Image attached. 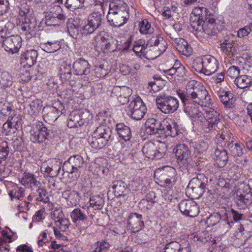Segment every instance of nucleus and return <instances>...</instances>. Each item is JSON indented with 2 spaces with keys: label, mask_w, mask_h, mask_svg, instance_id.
<instances>
[{
  "label": "nucleus",
  "mask_w": 252,
  "mask_h": 252,
  "mask_svg": "<svg viewBox=\"0 0 252 252\" xmlns=\"http://www.w3.org/2000/svg\"><path fill=\"white\" fill-rule=\"evenodd\" d=\"M109 6L107 19L110 25L120 27L126 24L129 18L126 4L122 0H113Z\"/></svg>",
  "instance_id": "1"
},
{
  "label": "nucleus",
  "mask_w": 252,
  "mask_h": 252,
  "mask_svg": "<svg viewBox=\"0 0 252 252\" xmlns=\"http://www.w3.org/2000/svg\"><path fill=\"white\" fill-rule=\"evenodd\" d=\"M208 183L207 177L204 175H198L189 181L186 189V194L192 199H199L207 189Z\"/></svg>",
  "instance_id": "2"
},
{
  "label": "nucleus",
  "mask_w": 252,
  "mask_h": 252,
  "mask_svg": "<svg viewBox=\"0 0 252 252\" xmlns=\"http://www.w3.org/2000/svg\"><path fill=\"white\" fill-rule=\"evenodd\" d=\"M157 108L162 113L170 114L176 111L179 106L178 99L173 96L162 93L156 97Z\"/></svg>",
  "instance_id": "3"
},
{
  "label": "nucleus",
  "mask_w": 252,
  "mask_h": 252,
  "mask_svg": "<svg viewBox=\"0 0 252 252\" xmlns=\"http://www.w3.org/2000/svg\"><path fill=\"white\" fill-rule=\"evenodd\" d=\"M178 94L179 96H183V97L200 105L203 104L204 100L207 101L211 99L205 87L201 85L193 86L191 89L187 91L186 94L183 93H178Z\"/></svg>",
  "instance_id": "4"
},
{
  "label": "nucleus",
  "mask_w": 252,
  "mask_h": 252,
  "mask_svg": "<svg viewBox=\"0 0 252 252\" xmlns=\"http://www.w3.org/2000/svg\"><path fill=\"white\" fill-rule=\"evenodd\" d=\"M45 13V23L47 26H56L64 23L66 17L60 6L50 5Z\"/></svg>",
  "instance_id": "5"
},
{
  "label": "nucleus",
  "mask_w": 252,
  "mask_h": 252,
  "mask_svg": "<svg viewBox=\"0 0 252 252\" xmlns=\"http://www.w3.org/2000/svg\"><path fill=\"white\" fill-rule=\"evenodd\" d=\"M235 202L241 209H246L252 204V187L243 184L236 192Z\"/></svg>",
  "instance_id": "6"
},
{
  "label": "nucleus",
  "mask_w": 252,
  "mask_h": 252,
  "mask_svg": "<svg viewBox=\"0 0 252 252\" xmlns=\"http://www.w3.org/2000/svg\"><path fill=\"white\" fill-rule=\"evenodd\" d=\"M184 103V111L191 119L193 122H196L199 125L203 124L205 121V117L200 110L199 107L193 101L179 96Z\"/></svg>",
  "instance_id": "7"
},
{
  "label": "nucleus",
  "mask_w": 252,
  "mask_h": 252,
  "mask_svg": "<svg viewBox=\"0 0 252 252\" xmlns=\"http://www.w3.org/2000/svg\"><path fill=\"white\" fill-rule=\"evenodd\" d=\"M49 129L40 122H38L33 125L30 130L31 140L34 143H41L48 139Z\"/></svg>",
  "instance_id": "8"
},
{
  "label": "nucleus",
  "mask_w": 252,
  "mask_h": 252,
  "mask_svg": "<svg viewBox=\"0 0 252 252\" xmlns=\"http://www.w3.org/2000/svg\"><path fill=\"white\" fill-rule=\"evenodd\" d=\"M208 9L203 7H197L193 9L190 21V26L194 31L198 32L203 31V27L200 24L203 22V19L208 16Z\"/></svg>",
  "instance_id": "9"
},
{
  "label": "nucleus",
  "mask_w": 252,
  "mask_h": 252,
  "mask_svg": "<svg viewBox=\"0 0 252 252\" xmlns=\"http://www.w3.org/2000/svg\"><path fill=\"white\" fill-rule=\"evenodd\" d=\"M165 122L154 118H149L145 123L146 132L151 135L163 137Z\"/></svg>",
  "instance_id": "10"
},
{
  "label": "nucleus",
  "mask_w": 252,
  "mask_h": 252,
  "mask_svg": "<svg viewBox=\"0 0 252 252\" xmlns=\"http://www.w3.org/2000/svg\"><path fill=\"white\" fill-rule=\"evenodd\" d=\"M163 71L167 78L171 82L180 80L187 73L185 66L181 64L178 61H176L172 67Z\"/></svg>",
  "instance_id": "11"
},
{
  "label": "nucleus",
  "mask_w": 252,
  "mask_h": 252,
  "mask_svg": "<svg viewBox=\"0 0 252 252\" xmlns=\"http://www.w3.org/2000/svg\"><path fill=\"white\" fill-rule=\"evenodd\" d=\"M173 151L178 163L183 167H188L190 160V152L188 147L184 144H178Z\"/></svg>",
  "instance_id": "12"
},
{
  "label": "nucleus",
  "mask_w": 252,
  "mask_h": 252,
  "mask_svg": "<svg viewBox=\"0 0 252 252\" xmlns=\"http://www.w3.org/2000/svg\"><path fill=\"white\" fill-rule=\"evenodd\" d=\"M128 111L132 119L140 120L145 115L147 108L141 100L133 99L129 104Z\"/></svg>",
  "instance_id": "13"
},
{
  "label": "nucleus",
  "mask_w": 252,
  "mask_h": 252,
  "mask_svg": "<svg viewBox=\"0 0 252 252\" xmlns=\"http://www.w3.org/2000/svg\"><path fill=\"white\" fill-rule=\"evenodd\" d=\"M178 206L183 214L190 218L196 217L199 213L197 204L192 200H182Z\"/></svg>",
  "instance_id": "14"
},
{
  "label": "nucleus",
  "mask_w": 252,
  "mask_h": 252,
  "mask_svg": "<svg viewBox=\"0 0 252 252\" xmlns=\"http://www.w3.org/2000/svg\"><path fill=\"white\" fill-rule=\"evenodd\" d=\"M176 171L175 168L170 166L163 167L162 173L159 177L160 186L170 188L176 182Z\"/></svg>",
  "instance_id": "15"
},
{
  "label": "nucleus",
  "mask_w": 252,
  "mask_h": 252,
  "mask_svg": "<svg viewBox=\"0 0 252 252\" xmlns=\"http://www.w3.org/2000/svg\"><path fill=\"white\" fill-rule=\"evenodd\" d=\"M62 162L56 159H51L48 163H44L40 170L44 177L54 178L57 177L61 168Z\"/></svg>",
  "instance_id": "16"
},
{
  "label": "nucleus",
  "mask_w": 252,
  "mask_h": 252,
  "mask_svg": "<svg viewBox=\"0 0 252 252\" xmlns=\"http://www.w3.org/2000/svg\"><path fill=\"white\" fill-rule=\"evenodd\" d=\"M21 38L18 35H12L2 40V47L5 51L13 54L17 53L21 46Z\"/></svg>",
  "instance_id": "17"
},
{
  "label": "nucleus",
  "mask_w": 252,
  "mask_h": 252,
  "mask_svg": "<svg viewBox=\"0 0 252 252\" xmlns=\"http://www.w3.org/2000/svg\"><path fill=\"white\" fill-rule=\"evenodd\" d=\"M98 126L96 127L93 133L94 135L100 136L110 140L111 138L112 131L111 128L107 126V119L103 116H97L96 119Z\"/></svg>",
  "instance_id": "18"
},
{
  "label": "nucleus",
  "mask_w": 252,
  "mask_h": 252,
  "mask_svg": "<svg viewBox=\"0 0 252 252\" xmlns=\"http://www.w3.org/2000/svg\"><path fill=\"white\" fill-rule=\"evenodd\" d=\"M128 227L133 233H136L141 230L144 227L142 215L136 213L129 214L127 222Z\"/></svg>",
  "instance_id": "19"
},
{
  "label": "nucleus",
  "mask_w": 252,
  "mask_h": 252,
  "mask_svg": "<svg viewBox=\"0 0 252 252\" xmlns=\"http://www.w3.org/2000/svg\"><path fill=\"white\" fill-rule=\"evenodd\" d=\"M205 121L200 125L209 130L214 128L220 121V114L213 109L206 111Z\"/></svg>",
  "instance_id": "20"
},
{
  "label": "nucleus",
  "mask_w": 252,
  "mask_h": 252,
  "mask_svg": "<svg viewBox=\"0 0 252 252\" xmlns=\"http://www.w3.org/2000/svg\"><path fill=\"white\" fill-rule=\"evenodd\" d=\"M142 152L146 157L152 159H160L164 154V151H160V148H158V146L152 142L146 143L142 149Z\"/></svg>",
  "instance_id": "21"
},
{
  "label": "nucleus",
  "mask_w": 252,
  "mask_h": 252,
  "mask_svg": "<svg viewBox=\"0 0 252 252\" xmlns=\"http://www.w3.org/2000/svg\"><path fill=\"white\" fill-rule=\"evenodd\" d=\"M202 62L204 74L206 75H210L214 73L218 69V60L211 55H207L203 57Z\"/></svg>",
  "instance_id": "22"
},
{
  "label": "nucleus",
  "mask_w": 252,
  "mask_h": 252,
  "mask_svg": "<svg viewBox=\"0 0 252 252\" xmlns=\"http://www.w3.org/2000/svg\"><path fill=\"white\" fill-rule=\"evenodd\" d=\"M91 117L90 112L87 109L80 110V130L82 134L80 138H84L87 134L90 128V121Z\"/></svg>",
  "instance_id": "23"
},
{
  "label": "nucleus",
  "mask_w": 252,
  "mask_h": 252,
  "mask_svg": "<svg viewBox=\"0 0 252 252\" xmlns=\"http://www.w3.org/2000/svg\"><path fill=\"white\" fill-rule=\"evenodd\" d=\"M224 221L230 226L231 227L234 224V222H240L242 220H245V216L243 214L239 211L235 210L233 209H230L224 210Z\"/></svg>",
  "instance_id": "24"
},
{
  "label": "nucleus",
  "mask_w": 252,
  "mask_h": 252,
  "mask_svg": "<svg viewBox=\"0 0 252 252\" xmlns=\"http://www.w3.org/2000/svg\"><path fill=\"white\" fill-rule=\"evenodd\" d=\"M219 99L225 109H232L236 106V97L230 92L223 91L218 94Z\"/></svg>",
  "instance_id": "25"
},
{
  "label": "nucleus",
  "mask_w": 252,
  "mask_h": 252,
  "mask_svg": "<svg viewBox=\"0 0 252 252\" xmlns=\"http://www.w3.org/2000/svg\"><path fill=\"white\" fill-rule=\"evenodd\" d=\"M37 56V51L33 49L27 50L21 55V63L24 67H31L36 63Z\"/></svg>",
  "instance_id": "26"
},
{
  "label": "nucleus",
  "mask_w": 252,
  "mask_h": 252,
  "mask_svg": "<svg viewBox=\"0 0 252 252\" xmlns=\"http://www.w3.org/2000/svg\"><path fill=\"white\" fill-rule=\"evenodd\" d=\"M133 51L137 56L140 57H144L148 59L153 58L151 55L152 49L148 50L145 45V41L140 39L135 41L133 44Z\"/></svg>",
  "instance_id": "27"
},
{
  "label": "nucleus",
  "mask_w": 252,
  "mask_h": 252,
  "mask_svg": "<svg viewBox=\"0 0 252 252\" xmlns=\"http://www.w3.org/2000/svg\"><path fill=\"white\" fill-rule=\"evenodd\" d=\"M174 45L180 53L186 56H189L192 52L191 46L185 39L182 38H175Z\"/></svg>",
  "instance_id": "28"
},
{
  "label": "nucleus",
  "mask_w": 252,
  "mask_h": 252,
  "mask_svg": "<svg viewBox=\"0 0 252 252\" xmlns=\"http://www.w3.org/2000/svg\"><path fill=\"white\" fill-rule=\"evenodd\" d=\"M111 187L115 196L117 198L125 196L128 191L127 184L122 180L114 181Z\"/></svg>",
  "instance_id": "29"
},
{
  "label": "nucleus",
  "mask_w": 252,
  "mask_h": 252,
  "mask_svg": "<svg viewBox=\"0 0 252 252\" xmlns=\"http://www.w3.org/2000/svg\"><path fill=\"white\" fill-rule=\"evenodd\" d=\"M215 164L219 168L223 167L228 159L226 151L223 149H217L215 152Z\"/></svg>",
  "instance_id": "30"
},
{
  "label": "nucleus",
  "mask_w": 252,
  "mask_h": 252,
  "mask_svg": "<svg viewBox=\"0 0 252 252\" xmlns=\"http://www.w3.org/2000/svg\"><path fill=\"white\" fill-rule=\"evenodd\" d=\"M116 130L120 138L126 142L130 140L132 137L131 131L129 126L123 123L116 125Z\"/></svg>",
  "instance_id": "31"
},
{
  "label": "nucleus",
  "mask_w": 252,
  "mask_h": 252,
  "mask_svg": "<svg viewBox=\"0 0 252 252\" xmlns=\"http://www.w3.org/2000/svg\"><path fill=\"white\" fill-rule=\"evenodd\" d=\"M23 23L21 25V29L23 31H26L32 35L36 28V20L35 17L30 16L28 18L23 19Z\"/></svg>",
  "instance_id": "32"
},
{
  "label": "nucleus",
  "mask_w": 252,
  "mask_h": 252,
  "mask_svg": "<svg viewBox=\"0 0 252 252\" xmlns=\"http://www.w3.org/2000/svg\"><path fill=\"white\" fill-rule=\"evenodd\" d=\"M109 140L100 136L94 135L93 133L92 137L88 138V142L92 148L100 149L104 148L108 143Z\"/></svg>",
  "instance_id": "33"
},
{
  "label": "nucleus",
  "mask_w": 252,
  "mask_h": 252,
  "mask_svg": "<svg viewBox=\"0 0 252 252\" xmlns=\"http://www.w3.org/2000/svg\"><path fill=\"white\" fill-rule=\"evenodd\" d=\"M43 113L44 120L49 124H51L56 121L59 116L56 110L51 106L44 107L43 109Z\"/></svg>",
  "instance_id": "34"
},
{
  "label": "nucleus",
  "mask_w": 252,
  "mask_h": 252,
  "mask_svg": "<svg viewBox=\"0 0 252 252\" xmlns=\"http://www.w3.org/2000/svg\"><path fill=\"white\" fill-rule=\"evenodd\" d=\"M59 74L63 83L69 80L71 76L70 64L63 62L60 64Z\"/></svg>",
  "instance_id": "35"
},
{
  "label": "nucleus",
  "mask_w": 252,
  "mask_h": 252,
  "mask_svg": "<svg viewBox=\"0 0 252 252\" xmlns=\"http://www.w3.org/2000/svg\"><path fill=\"white\" fill-rule=\"evenodd\" d=\"M58 212V211H55L53 214V216L55 219V223L57 227H59L61 230L64 231L69 226V220L63 218V215L62 211L58 212Z\"/></svg>",
  "instance_id": "36"
},
{
  "label": "nucleus",
  "mask_w": 252,
  "mask_h": 252,
  "mask_svg": "<svg viewBox=\"0 0 252 252\" xmlns=\"http://www.w3.org/2000/svg\"><path fill=\"white\" fill-rule=\"evenodd\" d=\"M234 82L237 87L240 89H245L252 85V77L246 75L237 77Z\"/></svg>",
  "instance_id": "37"
},
{
  "label": "nucleus",
  "mask_w": 252,
  "mask_h": 252,
  "mask_svg": "<svg viewBox=\"0 0 252 252\" xmlns=\"http://www.w3.org/2000/svg\"><path fill=\"white\" fill-rule=\"evenodd\" d=\"M89 0H80V18L83 19L86 17V19L91 12V4L89 3Z\"/></svg>",
  "instance_id": "38"
},
{
  "label": "nucleus",
  "mask_w": 252,
  "mask_h": 252,
  "mask_svg": "<svg viewBox=\"0 0 252 252\" xmlns=\"http://www.w3.org/2000/svg\"><path fill=\"white\" fill-rule=\"evenodd\" d=\"M12 83L11 75L7 71L0 70V88L9 87Z\"/></svg>",
  "instance_id": "39"
},
{
  "label": "nucleus",
  "mask_w": 252,
  "mask_h": 252,
  "mask_svg": "<svg viewBox=\"0 0 252 252\" xmlns=\"http://www.w3.org/2000/svg\"><path fill=\"white\" fill-rule=\"evenodd\" d=\"M243 145L234 141L228 142L227 147L231 154L234 157H240L243 155Z\"/></svg>",
  "instance_id": "40"
},
{
  "label": "nucleus",
  "mask_w": 252,
  "mask_h": 252,
  "mask_svg": "<svg viewBox=\"0 0 252 252\" xmlns=\"http://www.w3.org/2000/svg\"><path fill=\"white\" fill-rule=\"evenodd\" d=\"M215 20L212 18H208L206 17L205 19H203V22L200 24L201 26L203 27V31L201 32H205L209 35H213L215 34V32L213 31L212 29L214 28V23Z\"/></svg>",
  "instance_id": "41"
},
{
  "label": "nucleus",
  "mask_w": 252,
  "mask_h": 252,
  "mask_svg": "<svg viewBox=\"0 0 252 252\" xmlns=\"http://www.w3.org/2000/svg\"><path fill=\"white\" fill-rule=\"evenodd\" d=\"M67 27L69 34L75 39L78 38L79 35V24L77 20L71 19L67 24Z\"/></svg>",
  "instance_id": "42"
},
{
  "label": "nucleus",
  "mask_w": 252,
  "mask_h": 252,
  "mask_svg": "<svg viewBox=\"0 0 252 252\" xmlns=\"http://www.w3.org/2000/svg\"><path fill=\"white\" fill-rule=\"evenodd\" d=\"M80 33L82 36H86L92 33L95 30L92 26L88 24L86 21V17L84 19L80 18Z\"/></svg>",
  "instance_id": "43"
},
{
  "label": "nucleus",
  "mask_w": 252,
  "mask_h": 252,
  "mask_svg": "<svg viewBox=\"0 0 252 252\" xmlns=\"http://www.w3.org/2000/svg\"><path fill=\"white\" fill-rule=\"evenodd\" d=\"M101 13L95 12L92 13L86 19L88 24H90L95 30H96L99 27L101 23Z\"/></svg>",
  "instance_id": "44"
},
{
  "label": "nucleus",
  "mask_w": 252,
  "mask_h": 252,
  "mask_svg": "<svg viewBox=\"0 0 252 252\" xmlns=\"http://www.w3.org/2000/svg\"><path fill=\"white\" fill-rule=\"evenodd\" d=\"M21 183L26 186L30 184L31 188L38 187V185L40 184L32 174L29 173H25L23 178L21 179Z\"/></svg>",
  "instance_id": "45"
},
{
  "label": "nucleus",
  "mask_w": 252,
  "mask_h": 252,
  "mask_svg": "<svg viewBox=\"0 0 252 252\" xmlns=\"http://www.w3.org/2000/svg\"><path fill=\"white\" fill-rule=\"evenodd\" d=\"M173 126L165 122L164 130L163 132V137L171 136L175 137L179 134V130L178 129V125L176 123L173 124Z\"/></svg>",
  "instance_id": "46"
},
{
  "label": "nucleus",
  "mask_w": 252,
  "mask_h": 252,
  "mask_svg": "<svg viewBox=\"0 0 252 252\" xmlns=\"http://www.w3.org/2000/svg\"><path fill=\"white\" fill-rule=\"evenodd\" d=\"M30 109L28 110L29 113L31 115H36L40 111L43 105L42 102L40 99H36L32 100L29 105Z\"/></svg>",
  "instance_id": "47"
},
{
  "label": "nucleus",
  "mask_w": 252,
  "mask_h": 252,
  "mask_svg": "<svg viewBox=\"0 0 252 252\" xmlns=\"http://www.w3.org/2000/svg\"><path fill=\"white\" fill-rule=\"evenodd\" d=\"M183 250L179 243L177 241H172L166 244L160 252H182Z\"/></svg>",
  "instance_id": "48"
},
{
  "label": "nucleus",
  "mask_w": 252,
  "mask_h": 252,
  "mask_svg": "<svg viewBox=\"0 0 252 252\" xmlns=\"http://www.w3.org/2000/svg\"><path fill=\"white\" fill-rule=\"evenodd\" d=\"M90 204L95 209H100L104 204V199L99 195L93 196L90 197Z\"/></svg>",
  "instance_id": "49"
},
{
  "label": "nucleus",
  "mask_w": 252,
  "mask_h": 252,
  "mask_svg": "<svg viewBox=\"0 0 252 252\" xmlns=\"http://www.w3.org/2000/svg\"><path fill=\"white\" fill-rule=\"evenodd\" d=\"M121 92L124 93V94L126 93V96L121 94L118 97V99L120 103L122 105H125L129 101V96L131 94V90L128 88L124 87L121 88Z\"/></svg>",
  "instance_id": "50"
},
{
  "label": "nucleus",
  "mask_w": 252,
  "mask_h": 252,
  "mask_svg": "<svg viewBox=\"0 0 252 252\" xmlns=\"http://www.w3.org/2000/svg\"><path fill=\"white\" fill-rule=\"evenodd\" d=\"M85 83L83 85L82 84L81 90H80V98L81 99H88L91 96V89L90 86L88 85L89 84L88 80L84 79Z\"/></svg>",
  "instance_id": "51"
},
{
  "label": "nucleus",
  "mask_w": 252,
  "mask_h": 252,
  "mask_svg": "<svg viewBox=\"0 0 252 252\" xmlns=\"http://www.w3.org/2000/svg\"><path fill=\"white\" fill-rule=\"evenodd\" d=\"M140 32L143 34H151L153 33L154 28L151 27V23L148 20L144 19L139 24Z\"/></svg>",
  "instance_id": "52"
},
{
  "label": "nucleus",
  "mask_w": 252,
  "mask_h": 252,
  "mask_svg": "<svg viewBox=\"0 0 252 252\" xmlns=\"http://www.w3.org/2000/svg\"><path fill=\"white\" fill-rule=\"evenodd\" d=\"M43 50L47 53H54L61 48V45L58 41L47 42L43 44Z\"/></svg>",
  "instance_id": "53"
},
{
  "label": "nucleus",
  "mask_w": 252,
  "mask_h": 252,
  "mask_svg": "<svg viewBox=\"0 0 252 252\" xmlns=\"http://www.w3.org/2000/svg\"><path fill=\"white\" fill-rule=\"evenodd\" d=\"M165 42L160 41L159 43L157 46H154L152 48L151 55L153 58L150 59H154L158 57L161 54L166 50V47L164 46Z\"/></svg>",
  "instance_id": "54"
},
{
  "label": "nucleus",
  "mask_w": 252,
  "mask_h": 252,
  "mask_svg": "<svg viewBox=\"0 0 252 252\" xmlns=\"http://www.w3.org/2000/svg\"><path fill=\"white\" fill-rule=\"evenodd\" d=\"M160 41L165 42L163 37H161L160 35H158L157 34L155 36H152V37L147 41L145 45L148 50L153 48L154 46H157V45L159 43Z\"/></svg>",
  "instance_id": "55"
},
{
  "label": "nucleus",
  "mask_w": 252,
  "mask_h": 252,
  "mask_svg": "<svg viewBox=\"0 0 252 252\" xmlns=\"http://www.w3.org/2000/svg\"><path fill=\"white\" fill-rule=\"evenodd\" d=\"M9 154V148L6 141L0 142V159L5 160Z\"/></svg>",
  "instance_id": "56"
},
{
  "label": "nucleus",
  "mask_w": 252,
  "mask_h": 252,
  "mask_svg": "<svg viewBox=\"0 0 252 252\" xmlns=\"http://www.w3.org/2000/svg\"><path fill=\"white\" fill-rule=\"evenodd\" d=\"M112 40V38H106L105 37H101L100 39L98 41V44H99L100 46H101V49L105 50H108L109 49H112V51H114L113 48L112 46V43L111 41Z\"/></svg>",
  "instance_id": "57"
},
{
  "label": "nucleus",
  "mask_w": 252,
  "mask_h": 252,
  "mask_svg": "<svg viewBox=\"0 0 252 252\" xmlns=\"http://www.w3.org/2000/svg\"><path fill=\"white\" fill-rule=\"evenodd\" d=\"M221 219L224 220V218L221 216L220 213H214L210 215L206 222L208 225L214 226L219 222Z\"/></svg>",
  "instance_id": "58"
},
{
  "label": "nucleus",
  "mask_w": 252,
  "mask_h": 252,
  "mask_svg": "<svg viewBox=\"0 0 252 252\" xmlns=\"http://www.w3.org/2000/svg\"><path fill=\"white\" fill-rule=\"evenodd\" d=\"M94 250L93 252H102L107 251L110 248L109 244L105 241L97 242L94 245Z\"/></svg>",
  "instance_id": "59"
},
{
  "label": "nucleus",
  "mask_w": 252,
  "mask_h": 252,
  "mask_svg": "<svg viewBox=\"0 0 252 252\" xmlns=\"http://www.w3.org/2000/svg\"><path fill=\"white\" fill-rule=\"evenodd\" d=\"M250 34H252V23L245 26L237 31V36L240 38H244Z\"/></svg>",
  "instance_id": "60"
},
{
  "label": "nucleus",
  "mask_w": 252,
  "mask_h": 252,
  "mask_svg": "<svg viewBox=\"0 0 252 252\" xmlns=\"http://www.w3.org/2000/svg\"><path fill=\"white\" fill-rule=\"evenodd\" d=\"M37 188V189L35 192H33L35 196L37 197L36 200L38 201H46L45 199L47 198L46 189L44 188H40L38 186Z\"/></svg>",
  "instance_id": "61"
},
{
  "label": "nucleus",
  "mask_w": 252,
  "mask_h": 252,
  "mask_svg": "<svg viewBox=\"0 0 252 252\" xmlns=\"http://www.w3.org/2000/svg\"><path fill=\"white\" fill-rule=\"evenodd\" d=\"M24 192L25 189L24 188H17L9 191V195L12 200L14 198L20 199V198L23 196Z\"/></svg>",
  "instance_id": "62"
},
{
  "label": "nucleus",
  "mask_w": 252,
  "mask_h": 252,
  "mask_svg": "<svg viewBox=\"0 0 252 252\" xmlns=\"http://www.w3.org/2000/svg\"><path fill=\"white\" fill-rule=\"evenodd\" d=\"M232 45V43L231 41L224 39L220 41V48L221 49V50L227 56L230 49H231L230 48Z\"/></svg>",
  "instance_id": "63"
},
{
  "label": "nucleus",
  "mask_w": 252,
  "mask_h": 252,
  "mask_svg": "<svg viewBox=\"0 0 252 252\" xmlns=\"http://www.w3.org/2000/svg\"><path fill=\"white\" fill-rule=\"evenodd\" d=\"M145 198L153 204L163 203L157 196L155 192L151 191L147 193Z\"/></svg>",
  "instance_id": "64"
}]
</instances>
